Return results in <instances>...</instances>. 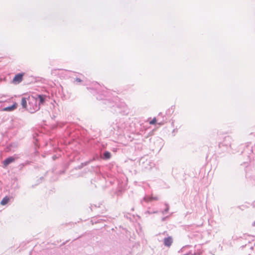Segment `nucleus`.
Here are the masks:
<instances>
[{"label":"nucleus","mask_w":255,"mask_h":255,"mask_svg":"<svg viewBox=\"0 0 255 255\" xmlns=\"http://www.w3.org/2000/svg\"><path fill=\"white\" fill-rule=\"evenodd\" d=\"M103 104L107 106L108 108H113V110L112 111V112L114 113H121L122 112V111L121 110V109L118 105L116 102H115L113 100L111 99H105V100L103 102Z\"/></svg>","instance_id":"obj_2"},{"label":"nucleus","mask_w":255,"mask_h":255,"mask_svg":"<svg viewBox=\"0 0 255 255\" xmlns=\"http://www.w3.org/2000/svg\"><path fill=\"white\" fill-rule=\"evenodd\" d=\"M33 95L35 98H36L37 101L40 107L41 105L44 104L46 102L47 97L45 95L34 94Z\"/></svg>","instance_id":"obj_4"},{"label":"nucleus","mask_w":255,"mask_h":255,"mask_svg":"<svg viewBox=\"0 0 255 255\" xmlns=\"http://www.w3.org/2000/svg\"><path fill=\"white\" fill-rule=\"evenodd\" d=\"M95 186V187L96 188L97 187V186L96 185H94Z\"/></svg>","instance_id":"obj_41"},{"label":"nucleus","mask_w":255,"mask_h":255,"mask_svg":"<svg viewBox=\"0 0 255 255\" xmlns=\"http://www.w3.org/2000/svg\"><path fill=\"white\" fill-rule=\"evenodd\" d=\"M17 106V103L16 102H14L12 105L2 108L1 111L6 112H12L14 111L15 109H16Z\"/></svg>","instance_id":"obj_6"},{"label":"nucleus","mask_w":255,"mask_h":255,"mask_svg":"<svg viewBox=\"0 0 255 255\" xmlns=\"http://www.w3.org/2000/svg\"><path fill=\"white\" fill-rule=\"evenodd\" d=\"M193 254L192 251H189V252L183 255H192Z\"/></svg>","instance_id":"obj_27"},{"label":"nucleus","mask_w":255,"mask_h":255,"mask_svg":"<svg viewBox=\"0 0 255 255\" xmlns=\"http://www.w3.org/2000/svg\"><path fill=\"white\" fill-rule=\"evenodd\" d=\"M158 124L159 125L161 126V125H163V123L162 122H160V123H158Z\"/></svg>","instance_id":"obj_31"},{"label":"nucleus","mask_w":255,"mask_h":255,"mask_svg":"<svg viewBox=\"0 0 255 255\" xmlns=\"http://www.w3.org/2000/svg\"><path fill=\"white\" fill-rule=\"evenodd\" d=\"M158 116H162V113H160L159 114H158Z\"/></svg>","instance_id":"obj_38"},{"label":"nucleus","mask_w":255,"mask_h":255,"mask_svg":"<svg viewBox=\"0 0 255 255\" xmlns=\"http://www.w3.org/2000/svg\"><path fill=\"white\" fill-rule=\"evenodd\" d=\"M173 243V239L171 237H168L165 238L163 240V243L165 246L169 247L171 246Z\"/></svg>","instance_id":"obj_9"},{"label":"nucleus","mask_w":255,"mask_h":255,"mask_svg":"<svg viewBox=\"0 0 255 255\" xmlns=\"http://www.w3.org/2000/svg\"><path fill=\"white\" fill-rule=\"evenodd\" d=\"M18 157L16 154H14L13 156H8L3 161V167H6L9 164L13 162L16 159L18 158Z\"/></svg>","instance_id":"obj_3"},{"label":"nucleus","mask_w":255,"mask_h":255,"mask_svg":"<svg viewBox=\"0 0 255 255\" xmlns=\"http://www.w3.org/2000/svg\"><path fill=\"white\" fill-rule=\"evenodd\" d=\"M221 143H219V144L218 145L219 147L221 146Z\"/></svg>","instance_id":"obj_39"},{"label":"nucleus","mask_w":255,"mask_h":255,"mask_svg":"<svg viewBox=\"0 0 255 255\" xmlns=\"http://www.w3.org/2000/svg\"><path fill=\"white\" fill-rule=\"evenodd\" d=\"M87 89L89 90H90V92L91 93L93 94V95H97L98 92L97 90L96 89H95L94 88H90V87H87Z\"/></svg>","instance_id":"obj_16"},{"label":"nucleus","mask_w":255,"mask_h":255,"mask_svg":"<svg viewBox=\"0 0 255 255\" xmlns=\"http://www.w3.org/2000/svg\"><path fill=\"white\" fill-rule=\"evenodd\" d=\"M57 158V157L56 156V155H54L52 156V159L55 160Z\"/></svg>","instance_id":"obj_29"},{"label":"nucleus","mask_w":255,"mask_h":255,"mask_svg":"<svg viewBox=\"0 0 255 255\" xmlns=\"http://www.w3.org/2000/svg\"><path fill=\"white\" fill-rule=\"evenodd\" d=\"M169 216H167L166 217H162L161 218V221L162 222L165 221V220H166L169 218Z\"/></svg>","instance_id":"obj_26"},{"label":"nucleus","mask_w":255,"mask_h":255,"mask_svg":"<svg viewBox=\"0 0 255 255\" xmlns=\"http://www.w3.org/2000/svg\"><path fill=\"white\" fill-rule=\"evenodd\" d=\"M157 123V119L156 118H154L151 121L149 122L150 125H155Z\"/></svg>","instance_id":"obj_21"},{"label":"nucleus","mask_w":255,"mask_h":255,"mask_svg":"<svg viewBox=\"0 0 255 255\" xmlns=\"http://www.w3.org/2000/svg\"><path fill=\"white\" fill-rule=\"evenodd\" d=\"M165 205L166 206L165 209L164 210L161 211L162 214H165L168 213L169 210V205L168 204L165 203Z\"/></svg>","instance_id":"obj_17"},{"label":"nucleus","mask_w":255,"mask_h":255,"mask_svg":"<svg viewBox=\"0 0 255 255\" xmlns=\"http://www.w3.org/2000/svg\"><path fill=\"white\" fill-rule=\"evenodd\" d=\"M144 200L146 202L150 201V200L148 199V197H145L144 198ZM158 200V198L157 197H152V199H150V200Z\"/></svg>","instance_id":"obj_20"},{"label":"nucleus","mask_w":255,"mask_h":255,"mask_svg":"<svg viewBox=\"0 0 255 255\" xmlns=\"http://www.w3.org/2000/svg\"><path fill=\"white\" fill-rule=\"evenodd\" d=\"M55 117H56L55 116L53 115V117H52V119H54L55 118Z\"/></svg>","instance_id":"obj_37"},{"label":"nucleus","mask_w":255,"mask_h":255,"mask_svg":"<svg viewBox=\"0 0 255 255\" xmlns=\"http://www.w3.org/2000/svg\"><path fill=\"white\" fill-rule=\"evenodd\" d=\"M105 97H106L105 95H104L103 94H99L98 93L97 96H96V99L98 100H102L104 101L106 99V98H105Z\"/></svg>","instance_id":"obj_15"},{"label":"nucleus","mask_w":255,"mask_h":255,"mask_svg":"<svg viewBox=\"0 0 255 255\" xmlns=\"http://www.w3.org/2000/svg\"><path fill=\"white\" fill-rule=\"evenodd\" d=\"M75 82L77 83H81L82 82V80L80 78L77 77L75 79L74 82Z\"/></svg>","instance_id":"obj_22"},{"label":"nucleus","mask_w":255,"mask_h":255,"mask_svg":"<svg viewBox=\"0 0 255 255\" xmlns=\"http://www.w3.org/2000/svg\"><path fill=\"white\" fill-rule=\"evenodd\" d=\"M24 74L23 72L16 74L12 79V83L15 85L19 84L23 80Z\"/></svg>","instance_id":"obj_5"},{"label":"nucleus","mask_w":255,"mask_h":255,"mask_svg":"<svg viewBox=\"0 0 255 255\" xmlns=\"http://www.w3.org/2000/svg\"><path fill=\"white\" fill-rule=\"evenodd\" d=\"M191 246L190 245H187V246H185L184 247H183L181 249H180V250L179 251V252H183V250L185 248H189V247H191Z\"/></svg>","instance_id":"obj_23"},{"label":"nucleus","mask_w":255,"mask_h":255,"mask_svg":"<svg viewBox=\"0 0 255 255\" xmlns=\"http://www.w3.org/2000/svg\"><path fill=\"white\" fill-rule=\"evenodd\" d=\"M18 146L17 142H12L7 145V149L8 150H11L12 148H15Z\"/></svg>","instance_id":"obj_11"},{"label":"nucleus","mask_w":255,"mask_h":255,"mask_svg":"<svg viewBox=\"0 0 255 255\" xmlns=\"http://www.w3.org/2000/svg\"><path fill=\"white\" fill-rule=\"evenodd\" d=\"M11 123H12V125H13V126H12V127H13H13H16V122L15 120H11Z\"/></svg>","instance_id":"obj_24"},{"label":"nucleus","mask_w":255,"mask_h":255,"mask_svg":"<svg viewBox=\"0 0 255 255\" xmlns=\"http://www.w3.org/2000/svg\"><path fill=\"white\" fill-rule=\"evenodd\" d=\"M202 254V252H194L192 254V255H201Z\"/></svg>","instance_id":"obj_25"},{"label":"nucleus","mask_w":255,"mask_h":255,"mask_svg":"<svg viewBox=\"0 0 255 255\" xmlns=\"http://www.w3.org/2000/svg\"><path fill=\"white\" fill-rule=\"evenodd\" d=\"M94 182H95V180L92 179V180H91V184H94Z\"/></svg>","instance_id":"obj_33"},{"label":"nucleus","mask_w":255,"mask_h":255,"mask_svg":"<svg viewBox=\"0 0 255 255\" xmlns=\"http://www.w3.org/2000/svg\"><path fill=\"white\" fill-rule=\"evenodd\" d=\"M28 103V95H25V96L22 97L21 105L22 107V108L25 109L27 110L28 108V105H27Z\"/></svg>","instance_id":"obj_7"},{"label":"nucleus","mask_w":255,"mask_h":255,"mask_svg":"<svg viewBox=\"0 0 255 255\" xmlns=\"http://www.w3.org/2000/svg\"><path fill=\"white\" fill-rule=\"evenodd\" d=\"M246 246V245L242 246L241 247V248H244Z\"/></svg>","instance_id":"obj_40"},{"label":"nucleus","mask_w":255,"mask_h":255,"mask_svg":"<svg viewBox=\"0 0 255 255\" xmlns=\"http://www.w3.org/2000/svg\"><path fill=\"white\" fill-rule=\"evenodd\" d=\"M100 153H101V151L100 152ZM102 158L101 154H99L98 153H96L93 155L92 158L89 160L88 161H90V162H91L93 161L100 160Z\"/></svg>","instance_id":"obj_10"},{"label":"nucleus","mask_w":255,"mask_h":255,"mask_svg":"<svg viewBox=\"0 0 255 255\" xmlns=\"http://www.w3.org/2000/svg\"><path fill=\"white\" fill-rule=\"evenodd\" d=\"M9 200V197L6 196L4 197H3L1 201H0V204L2 206L5 205L8 203Z\"/></svg>","instance_id":"obj_13"},{"label":"nucleus","mask_w":255,"mask_h":255,"mask_svg":"<svg viewBox=\"0 0 255 255\" xmlns=\"http://www.w3.org/2000/svg\"><path fill=\"white\" fill-rule=\"evenodd\" d=\"M252 226L255 227V221L252 223Z\"/></svg>","instance_id":"obj_36"},{"label":"nucleus","mask_w":255,"mask_h":255,"mask_svg":"<svg viewBox=\"0 0 255 255\" xmlns=\"http://www.w3.org/2000/svg\"><path fill=\"white\" fill-rule=\"evenodd\" d=\"M124 192V190L123 189L120 188L116 191L115 193L118 196H121L122 195Z\"/></svg>","instance_id":"obj_18"},{"label":"nucleus","mask_w":255,"mask_h":255,"mask_svg":"<svg viewBox=\"0 0 255 255\" xmlns=\"http://www.w3.org/2000/svg\"><path fill=\"white\" fill-rule=\"evenodd\" d=\"M64 125V124L62 122H57L56 123L52 126V128L55 129L58 127H62Z\"/></svg>","instance_id":"obj_14"},{"label":"nucleus","mask_w":255,"mask_h":255,"mask_svg":"<svg viewBox=\"0 0 255 255\" xmlns=\"http://www.w3.org/2000/svg\"><path fill=\"white\" fill-rule=\"evenodd\" d=\"M43 179H44V177H43V176H42V177H41L40 178V179L38 180V181L39 180H43Z\"/></svg>","instance_id":"obj_35"},{"label":"nucleus","mask_w":255,"mask_h":255,"mask_svg":"<svg viewBox=\"0 0 255 255\" xmlns=\"http://www.w3.org/2000/svg\"><path fill=\"white\" fill-rule=\"evenodd\" d=\"M65 173V170H62V171H61L60 172V174H63V173Z\"/></svg>","instance_id":"obj_34"},{"label":"nucleus","mask_w":255,"mask_h":255,"mask_svg":"<svg viewBox=\"0 0 255 255\" xmlns=\"http://www.w3.org/2000/svg\"><path fill=\"white\" fill-rule=\"evenodd\" d=\"M3 104V103L1 101H0V110H1V108L2 107Z\"/></svg>","instance_id":"obj_28"},{"label":"nucleus","mask_w":255,"mask_h":255,"mask_svg":"<svg viewBox=\"0 0 255 255\" xmlns=\"http://www.w3.org/2000/svg\"><path fill=\"white\" fill-rule=\"evenodd\" d=\"M30 162V161H27L25 163L20 164L19 165V170H21L24 166H25L26 165L29 164Z\"/></svg>","instance_id":"obj_19"},{"label":"nucleus","mask_w":255,"mask_h":255,"mask_svg":"<svg viewBox=\"0 0 255 255\" xmlns=\"http://www.w3.org/2000/svg\"><path fill=\"white\" fill-rule=\"evenodd\" d=\"M158 213V211L157 210L153 211V214H156V213Z\"/></svg>","instance_id":"obj_32"},{"label":"nucleus","mask_w":255,"mask_h":255,"mask_svg":"<svg viewBox=\"0 0 255 255\" xmlns=\"http://www.w3.org/2000/svg\"><path fill=\"white\" fill-rule=\"evenodd\" d=\"M90 163V161H87L84 162H82L80 165L75 167L76 170H79L82 169L84 166L88 165Z\"/></svg>","instance_id":"obj_12"},{"label":"nucleus","mask_w":255,"mask_h":255,"mask_svg":"<svg viewBox=\"0 0 255 255\" xmlns=\"http://www.w3.org/2000/svg\"><path fill=\"white\" fill-rule=\"evenodd\" d=\"M102 159L107 160L110 159L112 157L111 153L109 151H105L103 154L101 153Z\"/></svg>","instance_id":"obj_8"},{"label":"nucleus","mask_w":255,"mask_h":255,"mask_svg":"<svg viewBox=\"0 0 255 255\" xmlns=\"http://www.w3.org/2000/svg\"><path fill=\"white\" fill-rule=\"evenodd\" d=\"M28 107L27 111L31 114L35 113L40 108L37 101L36 98H35L33 95H28Z\"/></svg>","instance_id":"obj_1"},{"label":"nucleus","mask_w":255,"mask_h":255,"mask_svg":"<svg viewBox=\"0 0 255 255\" xmlns=\"http://www.w3.org/2000/svg\"><path fill=\"white\" fill-rule=\"evenodd\" d=\"M146 212L148 213L149 214H153V211H147Z\"/></svg>","instance_id":"obj_30"}]
</instances>
